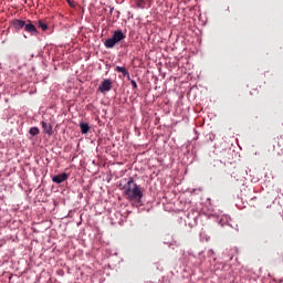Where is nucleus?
<instances>
[{"mask_svg":"<svg viewBox=\"0 0 283 283\" xmlns=\"http://www.w3.org/2000/svg\"><path fill=\"white\" fill-rule=\"evenodd\" d=\"M39 133H40V130H39L38 127H31L30 130H29V134L31 136H39Z\"/></svg>","mask_w":283,"mask_h":283,"instance_id":"nucleus-11","label":"nucleus"},{"mask_svg":"<svg viewBox=\"0 0 283 283\" xmlns=\"http://www.w3.org/2000/svg\"><path fill=\"white\" fill-rule=\"evenodd\" d=\"M38 27L41 28V30H43V32H45V30H48V24L44 23L43 21H39Z\"/></svg>","mask_w":283,"mask_h":283,"instance_id":"nucleus-12","label":"nucleus"},{"mask_svg":"<svg viewBox=\"0 0 283 283\" xmlns=\"http://www.w3.org/2000/svg\"><path fill=\"white\" fill-rule=\"evenodd\" d=\"M276 143H277L279 149L283 151V136L279 137Z\"/></svg>","mask_w":283,"mask_h":283,"instance_id":"nucleus-13","label":"nucleus"},{"mask_svg":"<svg viewBox=\"0 0 283 283\" xmlns=\"http://www.w3.org/2000/svg\"><path fill=\"white\" fill-rule=\"evenodd\" d=\"M117 40L114 38V35H112V38L106 39L104 41V45L107 50H112V48H114L117 44Z\"/></svg>","mask_w":283,"mask_h":283,"instance_id":"nucleus-5","label":"nucleus"},{"mask_svg":"<svg viewBox=\"0 0 283 283\" xmlns=\"http://www.w3.org/2000/svg\"><path fill=\"white\" fill-rule=\"evenodd\" d=\"M25 23H27L25 20L15 19L12 21V25L14 30H23V28H25Z\"/></svg>","mask_w":283,"mask_h":283,"instance_id":"nucleus-6","label":"nucleus"},{"mask_svg":"<svg viewBox=\"0 0 283 283\" xmlns=\"http://www.w3.org/2000/svg\"><path fill=\"white\" fill-rule=\"evenodd\" d=\"M115 72H119V74H123V76H126L129 81L130 75H129V71H127V69L125 66H116L115 67Z\"/></svg>","mask_w":283,"mask_h":283,"instance_id":"nucleus-8","label":"nucleus"},{"mask_svg":"<svg viewBox=\"0 0 283 283\" xmlns=\"http://www.w3.org/2000/svg\"><path fill=\"white\" fill-rule=\"evenodd\" d=\"M67 178H70V175L62 172L61 175L53 176L52 181L55 182V185H61V182H65Z\"/></svg>","mask_w":283,"mask_h":283,"instance_id":"nucleus-4","label":"nucleus"},{"mask_svg":"<svg viewBox=\"0 0 283 283\" xmlns=\"http://www.w3.org/2000/svg\"><path fill=\"white\" fill-rule=\"evenodd\" d=\"M66 2L69 3V6H71V8H74V4L72 3L71 0H66Z\"/></svg>","mask_w":283,"mask_h":283,"instance_id":"nucleus-16","label":"nucleus"},{"mask_svg":"<svg viewBox=\"0 0 283 283\" xmlns=\"http://www.w3.org/2000/svg\"><path fill=\"white\" fill-rule=\"evenodd\" d=\"M124 193L126 197V200H134L135 202H140L143 199V190H140V187L136 182H134V178H130L125 188Z\"/></svg>","mask_w":283,"mask_h":283,"instance_id":"nucleus-1","label":"nucleus"},{"mask_svg":"<svg viewBox=\"0 0 283 283\" xmlns=\"http://www.w3.org/2000/svg\"><path fill=\"white\" fill-rule=\"evenodd\" d=\"M80 128L82 134H87V132H90V125L87 123H81Z\"/></svg>","mask_w":283,"mask_h":283,"instance_id":"nucleus-10","label":"nucleus"},{"mask_svg":"<svg viewBox=\"0 0 283 283\" xmlns=\"http://www.w3.org/2000/svg\"><path fill=\"white\" fill-rule=\"evenodd\" d=\"M112 90V80L106 78L102 82V84L98 86V92L102 94H105V92H109Z\"/></svg>","mask_w":283,"mask_h":283,"instance_id":"nucleus-3","label":"nucleus"},{"mask_svg":"<svg viewBox=\"0 0 283 283\" xmlns=\"http://www.w3.org/2000/svg\"><path fill=\"white\" fill-rule=\"evenodd\" d=\"M113 36H114L115 41H117V43H120V41H125V39H126V35H125V33H123L122 30L114 31Z\"/></svg>","mask_w":283,"mask_h":283,"instance_id":"nucleus-7","label":"nucleus"},{"mask_svg":"<svg viewBox=\"0 0 283 283\" xmlns=\"http://www.w3.org/2000/svg\"><path fill=\"white\" fill-rule=\"evenodd\" d=\"M145 0H137L136 1V6H137V8H140V9H143V8H145Z\"/></svg>","mask_w":283,"mask_h":283,"instance_id":"nucleus-14","label":"nucleus"},{"mask_svg":"<svg viewBox=\"0 0 283 283\" xmlns=\"http://www.w3.org/2000/svg\"><path fill=\"white\" fill-rule=\"evenodd\" d=\"M130 83L134 90H138V84L136 83V81L132 80Z\"/></svg>","mask_w":283,"mask_h":283,"instance_id":"nucleus-15","label":"nucleus"},{"mask_svg":"<svg viewBox=\"0 0 283 283\" xmlns=\"http://www.w3.org/2000/svg\"><path fill=\"white\" fill-rule=\"evenodd\" d=\"M24 30L31 34V36H39V30H36V27L30 20H27Z\"/></svg>","mask_w":283,"mask_h":283,"instance_id":"nucleus-2","label":"nucleus"},{"mask_svg":"<svg viewBox=\"0 0 283 283\" xmlns=\"http://www.w3.org/2000/svg\"><path fill=\"white\" fill-rule=\"evenodd\" d=\"M45 134H48L49 136H52L53 132H52V125H48V123L42 122L41 123Z\"/></svg>","mask_w":283,"mask_h":283,"instance_id":"nucleus-9","label":"nucleus"}]
</instances>
